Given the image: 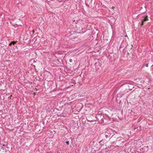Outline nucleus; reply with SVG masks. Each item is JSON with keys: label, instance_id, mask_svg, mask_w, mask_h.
<instances>
[{"label": "nucleus", "instance_id": "9", "mask_svg": "<svg viewBox=\"0 0 153 153\" xmlns=\"http://www.w3.org/2000/svg\"><path fill=\"white\" fill-rule=\"evenodd\" d=\"M132 111V110H131L128 109V112L130 113Z\"/></svg>", "mask_w": 153, "mask_h": 153}, {"label": "nucleus", "instance_id": "1", "mask_svg": "<svg viewBox=\"0 0 153 153\" xmlns=\"http://www.w3.org/2000/svg\"><path fill=\"white\" fill-rule=\"evenodd\" d=\"M92 0H85V3L87 6L89 7L92 4Z\"/></svg>", "mask_w": 153, "mask_h": 153}, {"label": "nucleus", "instance_id": "13", "mask_svg": "<svg viewBox=\"0 0 153 153\" xmlns=\"http://www.w3.org/2000/svg\"><path fill=\"white\" fill-rule=\"evenodd\" d=\"M33 67L34 68H35V66L34 65H33Z\"/></svg>", "mask_w": 153, "mask_h": 153}, {"label": "nucleus", "instance_id": "14", "mask_svg": "<svg viewBox=\"0 0 153 153\" xmlns=\"http://www.w3.org/2000/svg\"><path fill=\"white\" fill-rule=\"evenodd\" d=\"M113 137V136H112L111 137V138L110 139H111V138Z\"/></svg>", "mask_w": 153, "mask_h": 153}, {"label": "nucleus", "instance_id": "12", "mask_svg": "<svg viewBox=\"0 0 153 153\" xmlns=\"http://www.w3.org/2000/svg\"><path fill=\"white\" fill-rule=\"evenodd\" d=\"M72 60L71 59H70V62H72Z\"/></svg>", "mask_w": 153, "mask_h": 153}, {"label": "nucleus", "instance_id": "6", "mask_svg": "<svg viewBox=\"0 0 153 153\" xmlns=\"http://www.w3.org/2000/svg\"><path fill=\"white\" fill-rule=\"evenodd\" d=\"M143 24H144V22H141V24L140 25V27H142L143 26Z\"/></svg>", "mask_w": 153, "mask_h": 153}, {"label": "nucleus", "instance_id": "2", "mask_svg": "<svg viewBox=\"0 0 153 153\" xmlns=\"http://www.w3.org/2000/svg\"><path fill=\"white\" fill-rule=\"evenodd\" d=\"M149 20L148 19V16H146L144 17L143 19L141 20V21L144 22H145Z\"/></svg>", "mask_w": 153, "mask_h": 153}, {"label": "nucleus", "instance_id": "8", "mask_svg": "<svg viewBox=\"0 0 153 153\" xmlns=\"http://www.w3.org/2000/svg\"><path fill=\"white\" fill-rule=\"evenodd\" d=\"M65 143L69 145V141H67L65 142Z\"/></svg>", "mask_w": 153, "mask_h": 153}, {"label": "nucleus", "instance_id": "10", "mask_svg": "<svg viewBox=\"0 0 153 153\" xmlns=\"http://www.w3.org/2000/svg\"><path fill=\"white\" fill-rule=\"evenodd\" d=\"M145 66L146 67H148V64L147 63V64H146L145 65Z\"/></svg>", "mask_w": 153, "mask_h": 153}, {"label": "nucleus", "instance_id": "5", "mask_svg": "<svg viewBox=\"0 0 153 153\" xmlns=\"http://www.w3.org/2000/svg\"><path fill=\"white\" fill-rule=\"evenodd\" d=\"M105 137H106V138H107L108 137V133H105Z\"/></svg>", "mask_w": 153, "mask_h": 153}, {"label": "nucleus", "instance_id": "7", "mask_svg": "<svg viewBox=\"0 0 153 153\" xmlns=\"http://www.w3.org/2000/svg\"><path fill=\"white\" fill-rule=\"evenodd\" d=\"M143 24H144V22H141V24L140 25V27H142L143 26Z\"/></svg>", "mask_w": 153, "mask_h": 153}, {"label": "nucleus", "instance_id": "15", "mask_svg": "<svg viewBox=\"0 0 153 153\" xmlns=\"http://www.w3.org/2000/svg\"><path fill=\"white\" fill-rule=\"evenodd\" d=\"M33 62H36V61H35V60H33Z\"/></svg>", "mask_w": 153, "mask_h": 153}, {"label": "nucleus", "instance_id": "11", "mask_svg": "<svg viewBox=\"0 0 153 153\" xmlns=\"http://www.w3.org/2000/svg\"><path fill=\"white\" fill-rule=\"evenodd\" d=\"M87 120L88 121V122H92L93 121V120H90H90Z\"/></svg>", "mask_w": 153, "mask_h": 153}, {"label": "nucleus", "instance_id": "4", "mask_svg": "<svg viewBox=\"0 0 153 153\" xmlns=\"http://www.w3.org/2000/svg\"><path fill=\"white\" fill-rule=\"evenodd\" d=\"M16 43V42L14 41H13L11 42L9 44L10 45H11V44L14 45Z\"/></svg>", "mask_w": 153, "mask_h": 153}, {"label": "nucleus", "instance_id": "3", "mask_svg": "<svg viewBox=\"0 0 153 153\" xmlns=\"http://www.w3.org/2000/svg\"><path fill=\"white\" fill-rule=\"evenodd\" d=\"M123 139V138L121 137H119L117 139V141H119L122 140Z\"/></svg>", "mask_w": 153, "mask_h": 153}]
</instances>
